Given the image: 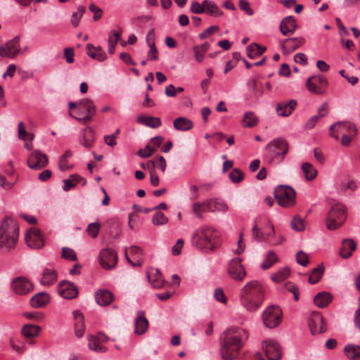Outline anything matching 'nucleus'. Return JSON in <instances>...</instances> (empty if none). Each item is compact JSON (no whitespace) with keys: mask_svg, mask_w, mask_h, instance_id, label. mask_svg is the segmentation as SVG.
Returning a JSON list of instances; mask_svg holds the SVG:
<instances>
[{"mask_svg":"<svg viewBox=\"0 0 360 360\" xmlns=\"http://www.w3.org/2000/svg\"><path fill=\"white\" fill-rule=\"evenodd\" d=\"M58 273L56 269H44L40 283L44 285H51L57 281Z\"/></svg>","mask_w":360,"mask_h":360,"instance_id":"obj_30","label":"nucleus"},{"mask_svg":"<svg viewBox=\"0 0 360 360\" xmlns=\"http://www.w3.org/2000/svg\"><path fill=\"white\" fill-rule=\"evenodd\" d=\"M174 127L179 131H188L193 127V122L184 117L175 119L173 122Z\"/></svg>","mask_w":360,"mask_h":360,"instance_id":"obj_35","label":"nucleus"},{"mask_svg":"<svg viewBox=\"0 0 360 360\" xmlns=\"http://www.w3.org/2000/svg\"><path fill=\"white\" fill-rule=\"evenodd\" d=\"M344 352L348 359L351 360H357L360 359V346L356 345H347L345 347Z\"/></svg>","mask_w":360,"mask_h":360,"instance_id":"obj_41","label":"nucleus"},{"mask_svg":"<svg viewBox=\"0 0 360 360\" xmlns=\"http://www.w3.org/2000/svg\"><path fill=\"white\" fill-rule=\"evenodd\" d=\"M209 48L210 44L207 42L193 47L195 58L198 62H202L203 60L205 53L208 51Z\"/></svg>","mask_w":360,"mask_h":360,"instance_id":"obj_42","label":"nucleus"},{"mask_svg":"<svg viewBox=\"0 0 360 360\" xmlns=\"http://www.w3.org/2000/svg\"><path fill=\"white\" fill-rule=\"evenodd\" d=\"M191 11L195 14H200L205 13L203 1L202 4L198 1H193L191 5Z\"/></svg>","mask_w":360,"mask_h":360,"instance_id":"obj_59","label":"nucleus"},{"mask_svg":"<svg viewBox=\"0 0 360 360\" xmlns=\"http://www.w3.org/2000/svg\"><path fill=\"white\" fill-rule=\"evenodd\" d=\"M239 8L245 11L247 15L251 16L254 14L253 10L250 7V4L247 0H240Z\"/></svg>","mask_w":360,"mask_h":360,"instance_id":"obj_60","label":"nucleus"},{"mask_svg":"<svg viewBox=\"0 0 360 360\" xmlns=\"http://www.w3.org/2000/svg\"><path fill=\"white\" fill-rule=\"evenodd\" d=\"M75 319V333L77 338H82L84 334L85 325L84 317L83 314L78 310L73 311Z\"/></svg>","mask_w":360,"mask_h":360,"instance_id":"obj_26","label":"nucleus"},{"mask_svg":"<svg viewBox=\"0 0 360 360\" xmlns=\"http://www.w3.org/2000/svg\"><path fill=\"white\" fill-rule=\"evenodd\" d=\"M306 86L311 93L323 94L328 86V80L323 75L311 76L307 79Z\"/></svg>","mask_w":360,"mask_h":360,"instance_id":"obj_10","label":"nucleus"},{"mask_svg":"<svg viewBox=\"0 0 360 360\" xmlns=\"http://www.w3.org/2000/svg\"><path fill=\"white\" fill-rule=\"evenodd\" d=\"M346 219V211L344 205L336 204L332 206L326 216L327 229L333 231L340 227Z\"/></svg>","mask_w":360,"mask_h":360,"instance_id":"obj_7","label":"nucleus"},{"mask_svg":"<svg viewBox=\"0 0 360 360\" xmlns=\"http://www.w3.org/2000/svg\"><path fill=\"white\" fill-rule=\"evenodd\" d=\"M88 346L91 350L101 353L106 352V347L101 344L100 339L96 338V336L88 335Z\"/></svg>","mask_w":360,"mask_h":360,"instance_id":"obj_40","label":"nucleus"},{"mask_svg":"<svg viewBox=\"0 0 360 360\" xmlns=\"http://www.w3.org/2000/svg\"><path fill=\"white\" fill-rule=\"evenodd\" d=\"M154 167H158L162 172L166 169L167 162L164 157L158 156L156 160L152 161Z\"/></svg>","mask_w":360,"mask_h":360,"instance_id":"obj_57","label":"nucleus"},{"mask_svg":"<svg viewBox=\"0 0 360 360\" xmlns=\"http://www.w3.org/2000/svg\"><path fill=\"white\" fill-rule=\"evenodd\" d=\"M297 105V101L294 99L279 102L276 105V113L281 117H288L292 114Z\"/></svg>","mask_w":360,"mask_h":360,"instance_id":"obj_20","label":"nucleus"},{"mask_svg":"<svg viewBox=\"0 0 360 360\" xmlns=\"http://www.w3.org/2000/svg\"><path fill=\"white\" fill-rule=\"evenodd\" d=\"M41 328L39 326L32 324H27L22 327V333L26 338H32L37 336Z\"/></svg>","mask_w":360,"mask_h":360,"instance_id":"obj_44","label":"nucleus"},{"mask_svg":"<svg viewBox=\"0 0 360 360\" xmlns=\"http://www.w3.org/2000/svg\"><path fill=\"white\" fill-rule=\"evenodd\" d=\"M85 11L86 8L84 6H79L77 11L72 14L71 23L74 27H77L78 26L79 20Z\"/></svg>","mask_w":360,"mask_h":360,"instance_id":"obj_48","label":"nucleus"},{"mask_svg":"<svg viewBox=\"0 0 360 360\" xmlns=\"http://www.w3.org/2000/svg\"><path fill=\"white\" fill-rule=\"evenodd\" d=\"M59 294L65 299H73L78 295V288L75 283L68 281H62L58 286Z\"/></svg>","mask_w":360,"mask_h":360,"instance_id":"obj_18","label":"nucleus"},{"mask_svg":"<svg viewBox=\"0 0 360 360\" xmlns=\"http://www.w3.org/2000/svg\"><path fill=\"white\" fill-rule=\"evenodd\" d=\"M302 170L304 172V176L307 181H312L317 176L316 169L309 162H304L302 164Z\"/></svg>","mask_w":360,"mask_h":360,"instance_id":"obj_43","label":"nucleus"},{"mask_svg":"<svg viewBox=\"0 0 360 360\" xmlns=\"http://www.w3.org/2000/svg\"><path fill=\"white\" fill-rule=\"evenodd\" d=\"M278 261V259L276 253L274 252V251L271 250L268 252L265 260L261 264V267L264 270L268 269Z\"/></svg>","mask_w":360,"mask_h":360,"instance_id":"obj_47","label":"nucleus"},{"mask_svg":"<svg viewBox=\"0 0 360 360\" xmlns=\"http://www.w3.org/2000/svg\"><path fill=\"white\" fill-rule=\"evenodd\" d=\"M148 321L143 311H138L137 316L135 319L134 333L136 335H143L148 328Z\"/></svg>","mask_w":360,"mask_h":360,"instance_id":"obj_24","label":"nucleus"},{"mask_svg":"<svg viewBox=\"0 0 360 360\" xmlns=\"http://www.w3.org/2000/svg\"><path fill=\"white\" fill-rule=\"evenodd\" d=\"M20 53V37H15L0 46V56L3 58H14Z\"/></svg>","mask_w":360,"mask_h":360,"instance_id":"obj_11","label":"nucleus"},{"mask_svg":"<svg viewBox=\"0 0 360 360\" xmlns=\"http://www.w3.org/2000/svg\"><path fill=\"white\" fill-rule=\"evenodd\" d=\"M248 339V333L243 328L231 327L221 335L220 353L224 360H233L240 354Z\"/></svg>","mask_w":360,"mask_h":360,"instance_id":"obj_1","label":"nucleus"},{"mask_svg":"<svg viewBox=\"0 0 360 360\" xmlns=\"http://www.w3.org/2000/svg\"><path fill=\"white\" fill-rule=\"evenodd\" d=\"M214 298L219 302L226 304L227 302L226 297L221 288H217L214 291Z\"/></svg>","mask_w":360,"mask_h":360,"instance_id":"obj_62","label":"nucleus"},{"mask_svg":"<svg viewBox=\"0 0 360 360\" xmlns=\"http://www.w3.org/2000/svg\"><path fill=\"white\" fill-rule=\"evenodd\" d=\"M61 257L70 261H76L77 259L75 250L72 248L63 247L62 248Z\"/></svg>","mask_w":360,"mask_h":360,"instance_id":"obj_51","label":"nucleus"},{"mask_svg":"<svg viewBox=\"0 0 360 360\" xmlns=\"http://www.w3.org/2000/svg\"><path fill=\"white\" fill-rule=\"evenodd\" d=\"M204 204L206 209L203 210H207V212H213L217 211L225 212L229 209L227 204L224 201L219 200L217 198L206 200L204 201Z\"/></svg>","mask_w":360,"mask_h":360,"instance_id":"obj_23","label":"nucleus"},{"mask_svg":"<svg viewBox=\"0 0 360 360\" xmlns=\"http://www.w3.org/2000/svg\"><path fill=\"white\" fill-rule=\"evenodd\" d=\"M19 238L18 224L9 217H6L0 226V249L9 252L15 248Z\"/></svg>","mask_w":360,"mask_h":360,"instance_id":"obj_4","label":"nucleus"},{"mask_svg":"<svg viewBox=\"0 0 360 360\" xmlns=\"http://www.w3.org/2000/svg\"><path fill=\"white\" fill-rule=\"evenodd\" d=\"M333 297L328 292H321L314 298V304L319 308L326 307L332 301Z\"/></svg>","mask_w":360,"mask_h":360,"instance_id":"obj_31","label":"nucleus"},{"mask_svg":"<svg viewBox=\"0 0 360 360\" xmlns=\"http://www.w3.org/2000/svg\"><path fill=\"white\" fill-rule=\"evenodd\" d=\"M264 295L265 288L259 281L256 280L249 281L240 290L241 305L247 311H255L262 304Z\"/></svg>","mask_w":360,"mask_h":360,"instance_id":"obj_2","label":"nucleus"},{"mask_svg":"<svg viewBox=\"0 0 360 360\" xmlns=\"http://www.w3.org/2000/svg\"><path fill=\"white\" fill-rule=\"evenodd\" d=\"M219 29V27L217 25L210 26V27L207 28L206 30H204V32L199 34V38L200 39L207 38L214 32H217Z\"/></svg>","mask_w":360,"mask_h":360,"instance_id":"obj_61","label":"nucleus"},{"mask_svg":"<svg viewBox=\"0 0 360 360\" xmlns=\"http://www.w3.org/2000/svg\"><path fill=\"white\" fill-rule=\"evenodd\" d=\"M87 55L98 61H103L106 59V53L103 51L101 46H94L91 44L86 45Z\"/></svg>","mask_w":360,"mask_h":360,"instance_id":"obj_29","label":"nucleus"},{"mask_svg":"<svg viewBox=\"0 0 360 360\" xmlns=\"http://www.w3.org/2000/svg\"><path fill=\"white\" fill-rule=\"evenodd\" d=\"M308 325L312 335L320 334L327 330L326 323L319 312H313L311 314Z\"/></svg>","mask_w":360,"mask_h":360,"instance_id":"obj_16","label":"nucleus"},{"mask_svg":"<svg viewBox=\"0 0 360 360\" xmlns=\"http://www.w3.org/2000/svg\"><path fill=\"white\" fill-rule=\"evenodd\" d=\"M290 224L292 229L296 231L304 230V220L298 215L294 217Z\"/></svg>","mask_w":360,"mask_h":360,"instance_id":"obj_50","label":"nucleus"},{"mask_svg":"<svg viewBox=\"0 0 360 360\" xmlns=\"http://www.w3.org/2000/svg\"><path fill=\"white\" fill-rule=\"evenodd\" d=\"M27 166L34 170H39L44 168L49 163V159L46 154L39 150H34L27 160Z\"/></svg>","mask_w":360,"mask_h":360,"instance_id":"obj_14","label":"nucleus"},{"mask_svg":"<svg viewBox=\"0 0 360 360\" xmlns=\"http://www.w3.org/2000/svg\"><path fill=\"white\" fill-rule=\"evenodd\" d=\"M265 160L269 164L282 162L289 150V143L283 138L278 137L271 141L266 146Z\"/></svg>","mask_w":360,"mask_h":360,"instance_id":"obj_5","label":"nucleus"},{"mask_svg":"<svg viewBox=\"0 0 360 360\" xmlns=\"http://www.w3.org/2000/svg\"><path fill=\"white\" fill-rule=\"evenodd\" d=\"M263 349L269 360H279L282 356L280 345L274 340H265L262 343Z\"/></svg>","mask_w":360,"mask_h":360,"instance_id":"obj_17","label":"nucleus"},{"mask_svg":"<svg viewBox=\"0 0 360 360\" xmlns=\"http://www.w3.org/2000/svg\"><path fill=\"white\" fill-rule=\"evenodd\" d=\"M155 151V148H152L150 144H147L143 149H140L137 153L139 157L147 158L151 156Z\"/></svg>","mask_w":360,"mask_h":360,"instance_id":"obj_55","label":"nucleus"},{"mask_svg":"<svg viewBox=\"0 0 360 360\" xmlns=\"http://www.w3.org/2000/svg\"><path fill=\"white\" fill-rule=\"evenodd\" d=\"M99 262L101 266L107 270L115 267L117 263V254L116 251L112 248L101 250L99 255Z\"/></svg>","mask_w":360,"mask_h":360,"instance_id":"obj_12","label":"nucleus"},{"mask_svg":"<svg viewBox=\"0 0 360 360\" xmlns=\"http://www.w3.org/2000/svg\"><path fill=\"white\" fill-rule=\"evenodd\" d=\"M287 44L288 47L291 51H295L297 49L300 47L305 43V39L303 37H295L286 39L283 43L281 44V48L284 51L285 49V45Z\"/></svg>","mask_w":360,"mask_h":360,"instance_id":"obj_39","label":"nucleus"},{"mask_svg":"<svg viewBox=\"0 0 360 360\" xmlns=\"http://www.w3.org/2000/svg\"><path fill=\"white\" fill-rule=\"evenodd\" d=\"M203 6L205 8V13H206L209 15L220 17L223 15V11L212 1L204 0Z\"/></svg>","mask_w":360,"mask_h":360,"instance_id":"obj_34","label":"nucleus"},{"mask_svg":"<svg viewBox=\"0 0 360 360\" xmlns=\"http://www.w3.org/2000/svg\"><path fill=\"white\" fill-rule=\"evenodd\" d=\"M137 122L150 128H158L161 125L160 117L141 115L137 118Z\"/></svg>","mask_w":360,"mask_h":360,"instance_id":"obj_36","label":"nucleus"},{"mask_svg":"<svg viewBox=\"0 0 360 360\" xmlns=\"http://www.w3.org/2000/svg\"><path fill=\"white\" fill-rule=\"evenodd\" d=\"M80 181H82V186H84L86 184V181L81 177L79 174H71L68 179L64 180L63 189L65 191H68L74 188Z\"/></svg>","mask_w":360,"mask_h":360,"instance_id":"obj_33","label":"nucleus"},{"mask_svg":"<svg viewBox=\"0 0 360 360\" xmlns=\"http://www.w3.org/2000/svg\"><path fill=\"white\" fill-rule=\"evenodd\" d=\"M323 271L324 267L323 265H319L317 267L314 268L309 274V282L311 284L318 283L321 280Z\"/></svg>","mask_w":360,"mask_h":360,"instance_id":"obj_45","label":"nucleus"},{"mask_svg":"<svg viewBox=\"0 0 360 360\" xmlns=\"http://www.w3.org/2000/svg\"><path fill=\"white\" fill-rule=\"evenodd\" d=\"M356 243L352 238H345L342 241V245L339 251L340 255L344 259L349 258L356 249Z\"/></svg>","mask_w":360,"mask_h":360,"instance_id":"obj_25","label":"nucleus"},{"mask_svg":"<svg viewBox=\"0 0 360 360\" xmlns=\"http://www.w3.org/2000/svg\"><path fill=\"white\" fill-rule=\"evenodd\" d=\"M168 218L161 212H156L152 217V222L154 225L161 226L167 224Z\"/></svg>","mask_w":360,"mask_h":360,"instance_id":"obj_49","label":"nucleus"},{"mask_svg":"<svg viewBox=\"0 0 360 360\" xmlns=\"http://www.w3.org/2000/svg\"><path fill=\"white\" fill-rule=\"evenodd\" d=\"M264 324L269 328L277 327L282 320V311L278 306H270L262 315Z\"/></svg>","mask_w":360,"mask_h":360,"instance_id":"obj_9","label":"nucleus"},{"mask_svg":"<svg viewBox=\"0 0 360 360\" xmlns=\"http://www.w3.org/2000/svg\"><path fill=\"white\" fill-rule=\"evenodd\" d=\"M274 198L277 203L283 207H290L296 202L295 191L288 186H277L274 190Z\"/></svg>","mask_w":360,"mask_h":360,"instance_id":"obj_8","label":"nucleus"},{"mask_svg":"<svg viewBox=\"0 0 360 360\" xmlns=\"http://www.w3.org/2000/svg\"><path fill=\"white\" fill-rule=\"evenodd\" d=\"M74 49L72 48H66L64 50V58L68 63H72L74 62Z\"/></svg>","mask_w":360,"mask_h":360,"instance_id":"obj_63","label":"nucleus"},{"mask_svg":"<svg viewBox=\"0 0 360 360\" xmlns=\"http://www.w3.org/2000/svg\"><path fill=\"white\" fill-rule=\"evenodd\" d=\"M13 291L18 295H25L33 289V285L25 277H18L11 283Z\"/></svg>","mask_w":360,"mask_h":360,"instance_id":"obj_19","label":"nucleus"},{"mask_svg":"<svg viewBox=\"0 0 360 360\" xmlns=\"http://www.w3.org/2000/svg\"><path fill=\"white\" fill-rule=\"evenodd\" d=\"M265 51V46H259L255 43H252L246 47L247 55L251 59L262 55Z\"/></svg>","mask_w":360,"mask_h":360,"instance_id":"obj_38","label":"nucleus"},{"mask_svg":"<svg viewBox=\"0 0 360 360\" xmlns=\"http://www.w3.org/2000/svg\"><path fill=\"white\" fill-rule=\"evenodd\" d=\"M70 109L76 108L75 115L69 112V115L83 124H86L91 121L96 114V106L94 102L89 98L80 100L78 103L69 102Z\"/></svg>","mask_w":360,"mask_h":360,"instance_id":"obj_6","label":"nucleus"},{"mask_svg":"<svg viewBox=\"0 0 360 360\" xmlns=\"http://www.w3.org/2000/svg\"><path fill=\"white\" fill-rule=\"evenodd\" d=\"M96 302L101 306H108L114 300L112 293L108 290H100L96 292Z\"/></svg>","mask_w":360,"mask_h":360,"instance_id":"obj_28","label":"nucleus"},{"mask_svg":"<svg viewBox=\"0 0 360 360\" xmlns=\"http://www.w3.org/2000/svg\"><path fill=\"white\" fill-rule=\"evenodd\" d=\"M259 122L258 117L252 111L245 112L242 120L243 126L245 128H252L255 127Z\"/></svg>","mask_w":360,"mask_h":360,"instance_id":"obj_37","label":"nucleus"},{"mask_svg":"<svg viewBox=\"0 0 360 360\" xmlns=\"http://www.w3.org/2000/svg\"><path fill=\"white\" fill-rule=\"evenodd\" d=\"M345 128H348L349 130L354 131V134L357 133V129L351 122H336L332 124L330 127V136L333 137L335 139L338 140L339 136L338 134L342 133Z\"/></svg>","mask_w":360,"mask_h":360,"instance_id":"obj_22","label":"nucleus"},{"mask_svg":"<svg viewBox=\"0 0 360 360\" xmlns=\"http://www.w3.org/2000/svg\"><path fill=\"white\" fill-rule=\"evenodd\" d=\"M297 27L295 18L289 15L284 18L280 23L279 29L284 36H288L295 32Z\"/></svg>","mask_w":360,"mask_h":360,"instance_id":"obj_21","label":"nucleus"},{"mask_svg":"<svg viewBox=\"0 0 360 360\" xmlns=\"http://www.w3.org/2000/svg\"><path fill=\"white\" fill-rule=\"evenodd\" d=\"M83 136L79 140L80 144L86 148H90L93 146L94 142V136L93 129L87 127L82 131Z\"/></svg>","mask_w":360,"mask_h":360,"instance_id":"obj_32","label":"nucleus"},{"mask_svg":"<svg viewBox=\"0 0 360 360\" xmlns=\"http://www.w3.org/2000/svg\"><path fill=\"white\" fill-rule=\"evenodd\" d=\"M219 232L212 226H203L196 229L192 236V244L205 252H213L221 245Z\"/></svg>","mask_w":360,"mask_h":360,"instance_id":"obj_3","label":"nucleus"},{"mask_svg":"<svg viewBox=\"0 0 360 360\" xmlns=\"http://www.w3.org/2000/svg\"><path fill=\"white\" fill-rule=\"evenodd\" d=\"M229 176L233 183H239L243 179L244 174L240 169L235 168L229 173Z\"/></svg>","mask_w":360,"mask_h":360,"instance_id":"obj_53","label":"nucleus"},{"mask_svg":"<svg viewBox=\"0 0 360 360\" xmlns=\"http://www.w3.org/2000/svg\"><path fill=\"white\" fill-rule=\"evenodd\" d=\"M26 244L35 249H40L44 245V239L41 231L37 227H32L25 234Z\"/></svg>","mask_w":360,"mask_h":360,"instance_id":"obj_13","label":"nucleus"},{"mask_svg":"<svg viewBox=\"0 0 360 360\" xmlns=\"http://www.w3.org/2000/svg\"><path fill=\"white\" fill-rule=\"evenodd\" d=\"M89 11L92 13H94V20L98 21L100 20L103 15V11L101 8L96 6L94 4H91L89 6Z\"/></svg>","mask_w":360,"mask_h":360,"instance_id":"obj_58","label":"nucleus"},{"mask_svg":"<svg viewBox=\"0 0 360 360\" xmlns=\"http://www.w3.org/2000/svg\"><path fill=\"white\" fill-rule=\"evenodd\" d=\"M290 274V270L288 266H285L274 274L271 276V279L276 283H281L285 280Z\"/></svg>","mask_w":360,"mask_h":360,"instance_id":"obj_46","label":"nucleus"},{"mask_svg":"<svg viewBox=\"0 0 360 360\" xmlns=\"http://www.w3.org/2000/svg\"><path fill=\"white\" fill-rule=\"evenodd\" d=\"M193 211L195 214V215L199 218H202V212H207V210H203L206 209L205 205L204 204V201L202 202H194L192 205Z\"/></svg>","mask_w":360,"mask_h":360,"instance_id":"obj_54","label":"nucleus"},{"mask_svg":"<svg viewBox=\"0 0 360 360\" xmlns=\"http://www.w3.org/2000/svg\"><path fill=\"white\" fill-rule=\"evenodd\" d=\"M242 259L239 257L231 260L228 266L229 276L236 281H241L246 276L245 267L241 264Z\"/></svg>","mask_w":360,"mask_h":360,"instance_id":"obj_15","label":"nucleus"},{"mask_svg":"<svg viewBox=\"0 0 360 360\" xmlns=\"http://www.w3.org/2000/svg\"><path fill=\"white\" fill-rule=\"evenodd\" d=\"M296 261L302 266H306L309 264L308 255L300 250L296 255Z\"/></svg>","mask_w":360,"mask_h":360,"instance_id":"obj_56","label":"nucleus"},{"mask_svg":"<svg viewBox=\"0 0 360 360\" xmlns=\"http://www.w3.org/2000/svg\"><path fill=\"white\" fill-rule=\"evenodd\" d=\"M100 228L101 225L98 222H93L87 226L86 231L91 238H95L98 235Z\"/></svg>","mask_w":360,"mask_h":360,"instance_id":"obj_52","label":"nucleus"},{"mask_svg":"<svg viewBox=\"0 0 360 360\" xmlns=\"http://www.w3.org/2000/svg\"><path fill=\"white\" fill-rule=\"evenodd\" d=\"M50 302L49 294L41 292L35 294L30 299V304L32 307L38 309L46 306Z\"/></svg>","mask_w":360,"mask_h":360,"instance_id":"obj_27","label":"nucleus"},{"mask_svg":"<svg viewBox=\"0 0 360 360\" xmlns=\"http://www.w3.org/2000/svg\"><path fill=\"white\" fill-rule=\"evenodd\" d=\"M183 245L184 240L181 238L178 239L176 244L172 248V254L175 256L179 255L181 253Z\"/></svg>","mask_w":360,"mask_h":360,"instance_id":"obj_64","label":"nucleus"}]
</instances>
